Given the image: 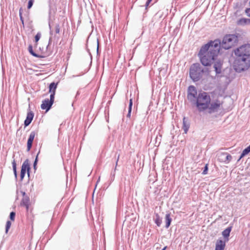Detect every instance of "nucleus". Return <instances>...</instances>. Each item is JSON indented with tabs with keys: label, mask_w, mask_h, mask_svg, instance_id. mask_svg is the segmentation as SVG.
<instances>
[{
	"label": "nucleus",
	"mask_w": 250,
	"mask_h": 250,
	"mask_svg": "<svg viewBox=\"0 0 250 250\" xmlns=\"http://www.w3.org/2000/svg\"><path fill=\"white\" fill-rule=\"evenodd\" d=\"M232 156L227 153H221L218 155V160L221 162L228 164L231 160Z\"/></svg>",
	"instance_id": "obj_8"
},
{
	"label": "nucleus",
	"mask_w": 250,
	"mask_h": 250,
	"mask_svg": "<svg viewBox=\"0 0 250 250\" xmlns=\"http://www.w3.org/2000/svg\"><path fill=\"white\" fill-rule=\"evenodd\" d=\"M50 34H51V35H52V34H53V33H52V31H50Z\"/></svg>",
	"instance_id": "obj_41"
},
{
	"label": "nucleus",
	"mask_w": 250,
	"mask_h": 250,
	"mask_svg": "<svg viewBox=\"0 0 250 250\" xmlns=\"http://www.w3.org/2000/svg\"><path fill=\"white\" fill-rule=\"evenodd\" d=\"M20 20L22 22V24L23 25L24 24V21H23V18L22 17V15H21V12H20Z\"/></svg>",
	"instance_id": "obj_36"
},
{
	"label": "nucleus",
	"mask_w": 250,
	"mask_h": 250,
	"mask_svg": "<svg viewBox=\"0 0 250 250\" xmlns=\"http://www.w3.org/2000/svg\"><path fill=\"white\" fill-rule=\"evenodd\" d=\"M161 139V135H159V136H156V142L158 140L160 141Z\"/></svg>",
	"instance_id": "obj_37"
},
{
	"label": "nucleus",
	"mask_w": 250,
	"mask_h": 250,
	"mask_svg": "<svg viewBox=\"0 0 250 250\" xmlns=\"http://www.w3.org/2000/svg\"><path fill=\"white\" fill-rule=\"evenodd\" d=\"M154 220L155 221V223L157 224V225L159 227L160 226L161 223H162V219L160 217L159 215L158 214H156Z\"/></svg>",
	"instance_id": "obj_19"
},
{
	"label": "nucleus",
	"mask_w": 250,
	"mask_h": 250,
	"mask_svg": "<svg viewBox=\"0 0 250 250\" xmlns=\"http://www.w3.org/2000/svg\"><path fill=\"white\" fill-rule=\"evenodd\" d=\"M220 41L215 40L203 45L198 54L200 62L204 66H210L219 53Z\"/></svg>",
	"instance_id": "obj_2"
},
{
	"label": "nucleus",
	"mask_w": 250,
	"mask_h": 250,
	"mask_svg": "<svg viewBox=\"0 0 250 250\" xmlns=\"http://www.w3.org/2000/svg\"><path fill=\"white\" fill-rule=\"evenodd\" d=\"M213 68L215 69L216 75L220 74L222 72V62L220 60H215Z\"/></svg>",
	"instance_id": "obj_9"
},
{
	"label": "nucleus",
	"mask_w": 250,
	"mask_h": 250,
	"mask_svg": "<svg viewBox=\"0 0 250 250\" xmlns=\"http://www.w3.org/2000/svg\"><path fill=\"white\" fill-rule=\"evenodd\" d=\"M23 205L26 207V208L27 210L28 209V205L27 204V201H25L24 200H23L22 202Z\"/></svg>",
	"instance_id": "obj_32"
},
{
	"label": "nucleus",
	"mask_w": 250,
	"mask_h": 250,
	"mask_svg": "<svg viewBox=\"0 0 250 250\" xmlns=\"http://www.w3.org/2000/svg\"><path fill=\"white\" fill-rule=\"evenodd\" d=\"M225 247V242L222 240L216 242L215 250H224Z\"/></svg>",
	"instance_id": "obj_13"
},
{
	"label": "nucleus",
	"mask_w": 250,
	"mask_h": 250,
	"mask_svg": "<svg viewBox=\"0 0 250 250\" xmlns=\"http://www.w3.org/2000/svg\"><path fill=\"white\" fill-rule=\"evenodd\" d=\"M12 167L15 176L17 178V173L16 170V163L15 160H13V161L12 162Z\"/></svg>",
	"instance_id": "obj_23"
},
{
	"label": "nucleus",
	"mask_w": 250,
	"mask_h": 250,
	"mask_svg": "<svg viewBox=\"0 0 250 250\" xmlns=\"http://www.w3.org/2000/svg\"><path fill=\"white\" fill-rule=\"evenodd\" d=\"M99 49V42L98 41H97V50H98Z\"/></svg>",
	"instance_id": "obj_38"
},
{
	"label": "nucleus",
	"mask_w": 250,
	"mask_h": 250,
	"mask_svg": "<svg viewBox=\"0 0 250 250\" xmlns=\"http://www.w3.org/2000/svg\"><path fill=\"white\" fill-rule=\"evenodd\" d=\"M34 1V0H29V1H28V6H27L28 9H30L32 7V6L33 4Z\"/></svg>",
	"instance_id": "obj_27"
},
{
	"label": "nucleus",
	"mask_w": 250,
	"mask_h": 250,
	"mask_svg": "<svg viewBox=\"0 0 250 250\" xmlns=\"http://www.w3.org/2000/svg\"><path fill=\"white\" fill-rule=\"evenodd\" d=\"M239 25H245L250 24V19L242 18L238 21Z\"/></svg>",
	"instance_id": "obj_17"
},
{
	"label": "nucleus",
	"mask_w": 250,
	"mask_h": 250,
	"mask_svg": "<svg viewBox=\"0 0 250 250\" xmlns=\"http://www.w3.org/2000/svg\"><path fill=\"white\" fill-rule=\"evenodd\" d=\"M152 0H147L146 1V8H147L149 6L150 3L151 2Z\"/></svg>",
	"instance_id": "obj_35"
},
{
	"label": "nucleus",
	"mask_w": 250,
	"mask_h": 250,
	"mask_svg": "<svg viewBox=\"0 0 250 250\" xmlns=\"http://www.w3.org/2000/svg\"><path fill=\"white\" fill-rule=\"evenodd\" d=\"M189 127V124L185 117L183 120V129L184 132L187 133Z\"/></svg>",
	"instance_id": "obj_15"
},
{
	"label": "nucleus",
	"mask_w": 250,
	"mask_h": 250,
	"mask_svg": "<svg viewBox=\"0 0 250 250\" xmlns=\"http://www.w3.org/2000/svg\"><path fill=\"white\" fill-rule=\"evenodd\" d=\"M166 249H167V247H164V248L162 249V250H166Z\"/></svg>",
	"instance_id": "obj_39"
},
{
	"label": "nucleus",
	"mask_w": 250,
	"mask_h": 250,
	"mask_svg": "<svg viewBox=\"0 0 250 250\" xmlns=\"http://www.w3.org/2000/svg\"><path fill=\"white\" fill-rule=\"evenodd\" d=\"M15 217V213L14 212H11L10 214V218L11 220H14Z\"/></svg>",
	"instance_id": "obj_29"
},
{
	"label": "nucleus",
	"mask_w": 250,
	"mask_h": 250,
	"mask_svg": "<svg viewBox=\"0 0 250 250\" xmlns=\"http://www.w3.org/2000/svg\"><path fill=\"white\" fill-rule=\"evenodd\" d=\"M34 117V113L31 112H28L26 118L24 121V125L25 126H28L32 122L33 118Z\"/></svg>",
	"instance_id": "obj_12"
},
{
	"label": "nucleus",
	"mask_w": 250,
	"mask_h": 250,
	"mask_svg": "<svg viewBox=\"0 0 250 250\" xmlns=\"http://www.w3.org/2000/svg\"><path fill=\"white\" fill-rule=\"evenodd\" d=\"M238 42V36L236 34H228L225 35L222 42H220V47L225 49H229L235 45Z\"/></svg>",
	"instance_id": "obj_5"
},
{
	"label": "nucleus",
	"mask_w": 250,
	"mask_h": 250,
	"mask_svg": "<svg viewBox=\"0 0 250 250\" xmlns=\"http://www.w3.org/2000/svg\"><path fill=\"white\" fill-rule=\"evenodd\" d=\"M100 177H99V178L97 181V183H98L100 181Z\"/></svg>",
	"instance_id": "obj_40"
},
{
	"label": "nucleus",
	"mask_w": 250,
	"mask_h": 250,
	"mask_svg": "<svg viewBox=\"0 0 250 250\" xmlns=\"http://www.w3.org/2000/svg\"><path fill=\"white\" fill-rule=\"evenodd\" d=\"M245 13L248 17H250V8H247Z\"/></svg>",
	"instance_id": "obj_33"
},
{
	"label": "nucleus",
	"mask_w": 250,
	"mask_h": 250,
	"mask_svg": "<svg viewBox=\"0 0 250 250\" xmlns=\"http://www.w3.org/2000/svg\"><path fill=\"white\" fill-rule=\"evenodd\" d=\"M11 225V223L10 221H7L5 227V232L7 233L9 229H10Z\"/></svg>",
	"instance_id": "obj_25"
},
{
	"label": "nucleus",
	"mask_w": 250,
	"mask_h": 250,
	"mask_svg": "<svg viewBox=\"0 0 250 250\" xmlns=\"http://www.w3.org/2000/svg\"><path fill=\"white\" fill-rule=\"evenodd\" d=\"M30 169V165L29 161L28 159H26L24 162L23 163L22 166H21V172L26 173V171H27L28 172V175H29V170Z\"/></svg>",
	"instance_id": "obj_11"
},
{
	"label": "nucleus",
	"mask_w": 250,
	"mask_h": 250,
	"mask_svg": "<svg viewBox=\"0 0 250 250\" xmlns=\"http://www.w3.org/2000/svg\"><path fill=\"white\" fill-rule=\"evenodd\" d=\"M204 73H209L208 69L202 67L199 63H194L191 65L189 76L194 82L198 81Z\"/></svg>",
	"instance_id": "obj_4"
},
{
	"label": "nucleus",
	"mask_w": 250,
	"mask_h": 250,
	"mask_svg": "<svg viewBox=\"0 0 250 250\" xmlns=\"http://www.w3.org/2000/svg\"><path fill=\"white\" fill-rule=\"evenodd\" d=\"M54 99H53V95L50 96V100L48 99H45L41 105V108L43 110H46V111H48L51 108Z\"/></svg>",
	"instance_id": "obj_7"
},
{
	"label": "nucleus",
	"mask_w": 250,
	"mask_h": 250,
	"mask_svg": "<svg viewBox=\"0 0 250 250\" xmlns=\"http://www.w3.org/2000/svg\"><path fill=\"white\" fill-rule=\"evenodd\" d=\"M25 174V173L21 172L20 177H21V180H23V179L24 177Z\"/></svg>",
	"instance_id": "obj_34"
},
{
	"label": "nucleus",
	"mask_w": 250,
	"mask_h": 250,
	"mask_svg": "<svg viewBox=\"0 0 250 250\" xmlns=\"http://www.w3.org/2000/svg\"><path fill=\"white\" fill-rule=\"evenodd\" d=\"M119 159V155H118L117 159V161H116V167H115L114 171L113 172H112L111 173L110 179V180H111V182L114 180V178H115V170L116 169V167H117V164H118V162Z\"/></svg>",
	"instance_id": "obj_21"
},
{
	"label": "nucleus",
	"mask_w": 250,
	"mask_h": 250,
	"mask_svg": "<svg viewBox=\"0 0 250 250\" xmlns=\"http://www.w3.org/2000/svg\"><path fill=\"white\" fill-rule=\"evenodd\" d=\"M57 86V83H52L49 85V92L51 93L50 95H53V99H54V96L55 94L56 89Z\"/></svg>",
	"instance_id": "obj_14"
},
{
	"label": "nucleus",
	"mask_w": 250,
	"mask_h": 250,
	"mask_svg": "<svg viewBox=\"0 0 250 250\" xmlns=\"http://www.w3.org/2000/svg\"><path fill=\"white\" fill-rule=\"evenodd\" d=\"M231 230V227H228L226 229H225L223 232H222V235L225 238H228L229 236L230 232Z\"/></svg>",
	"instance_id": "obj_18"
},
{
	"label": "nucleus",
	"mask_w": 250,
	"mask_h": 250,
	"mask_svg": "<svg viewBox=\"0 0 250 250\" xmlns=\"http://www.w3.org/2000/svg\"><path fill=\"white\" fill-rule=\"evenodd\" d=\"M236 56L234 66L237 71H244L250 66V44L243 45L234 50Z\"/></svg>",
	"instance_id": "obj_3"
},
{
	"label": "nucleus",
	"mask_w": 250,
	"mask_h": 250,
	"mask_svg": "<svg viewBox=\"0 0 250 250\" xmlns=\"http://www.w3.org/2000/svg\"><path fill=\"white\" fill-rule=\"evenodd\" d=\"M166 219V228H168L169 226L170 225L172 218L170 217V213H167L165 217Z\"/></svg>",
	"instance_id": "obj_16"
},
{
	"label": "nucleus",
	"mask_w": 250,
	"mask_h": 250,
	"mask_svg": "<svg viewBox=\"0 0 250 250\" xmlns=\"http://www.w3.org/2000/svg\"><path fill=\"white\" fill-rule=\"evenodd\" d=\"M197 92L196 88L193 86L190 85L188 88V99L191 102L193 103L196 99L197 96Z\"/></svg>",
	"instance_id": "obj_6"
},
{
	"label": "nucleus",
	"mask_w": 250,
	"mask_h": 250,
	"mask_svg": "<svg viewBox=\"0 0 250 250\" xmlns=\"http://www.w3.org/2000/svg\"><path fill=\"white\" fill-rule=\"evenodd\" d=\"M35 135L36 132L35 131H32L30 134L27 144V150L28 151H29L30 150L32 147V143L34 139Z\"/></svg>",
	"instance_id": "obj_10"
},
{
	"label": "nucleus",
	"mask_w": 250,
	"mask_h": 250,
	"mask_svg": "<svg viewBox=\"0 0 250 250\" xmlns=\"http://www.w3.org/2000/svg\"><path fill=\"white\" fill-rule=\"evenodd\" d=\"M60 26L58 24H56L55 25V32L57 34H59L60 33Z\"/></svg>",
	"instance_id": "obj_28"
},
{
	"label": "nucleus",
	"mask_w": 250,
	"mask_h": 250,
	"mask_svg": "<svg viewBox=\"0 0 250 250\" xmlns=\"http://www.w3.org/2000/svg\"><path fill=\"white\" fill-rule=\"evenodd\" d=\"M250 152V145L246 148L241 154L240 159L243 157L244 156L248 154Z\"/></svg>",
	"instance_id": "obj_20"
},
{
	"label": "nucleus",
	"mask_w": 250,
	"mask_h": 250,
	"mask_svg": "<svg viewBox=\"0 0 250 250\" xmlns=\"http://www.w3.org/2000/svg\"><path fill=\"white\" fill-rule=\"evenodd\" d=\"M51 37H50V39H49V43H50V42H51Z\"/></svg>",
	"instance_id": "obj_42"
},
{
	"label": "nucleus",
	"mask_w": 250,
	"mask_h": 250,
	"mask_svg": "<svg viewBox=\"0 0 250 250\" xmlns=\"http://www.w3.org/2000/svg\"><path fill=\"white\" fill-rule=\"evenodd\" d=\"M208 170V165L207 164L204 167V169L202 172V174L204 175L206 174L207 173Z\"/></svg>",
	"instance_id": "obj_31"
},
{
	"label": "nucleus",
	"mask_w": 250,
	"mask_h": 250,
	"mask_svg": "<svg viewBox=\"0 0 250 250\" xmlns=\"http://www.w3.org/2000/svg\"><path fill=\"white\" fill-rule=\"evenodd\" d=\"M28 51L30 52V53L33 56L35 57H38V56L33 51L32 46L31 45H30L28 46Z\"/></svg>",
	"instance_id": "obj_24"
},
{
	"label": "nucleus",
	"mask_w": 250,
	"mask_h": 250,
	"mask_svg": "<svg viewBox=\"0 0 250 250\" xmlns=\"http://www.w3.org/2000/svg\"><path fill=\"white\" fill-rule=\"evenodd\" d=\"M39 153H40V151L38 152V153L36 157L34 163V168L35 169H36V167L37 163L38 162V155H39Z\"/></svg>",
	"instance_id": "obj_30"
},
{
	"label": "nucleus",
	"mask_w": 250,
	"mask_h": 250,
	"mask_svg": "<svg viewBox=\"0 0 250 250\" xmlns=\"http://www.w3.org/2000/svg\"><path fill=\"white\" fill-rule=\"evenodd\" d=\"M41 37V34L40 33H38L36 34V35L35 37V42H37L39 41V40H40Z\"/></svg>",
	"instance_id": "obj_26"
},
{
	"label": "nucleus",
	"mask_w": 250,
	"mask_h": 250,
	"mask_svg": "<svg viewBox=\"0 0 250 250\" xmlns=\"http://www.w3.org/2000/svg\"><path fill=\"white\" fill-rule=\"evenodd\" d=\"M132 99H130L129 100V104L128 107V114L127 115V117H130L131 115V112L132 109Z\"/></svg>",
	"instance_id": "obj_22"
},
{
	"label": "nucleus",
	"mask_w": 250,
	"mask_h": 250,
	"mask_svg": "<svg viewBox=\"0 0 250 250\" xmlns=\"http://www.w3.org/2000/svg\"><path fill=\"white\" fill-rule=\"evenodd\" d=\"M193 103L199 112L207 111L209 114L217 112L222 104V103L218 100L211 102L210 95L205 91L199 92Z\"/></svg>",
	"instance_id": "obj_1"
}]
</instances>
